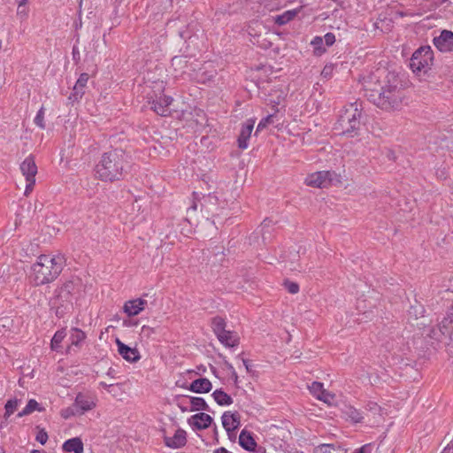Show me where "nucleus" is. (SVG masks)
Masks as SVG:
<instances>
[{"label": "nucleus", "instance_id": "52", "mask_svg": "<svg viewBox=\"0 0 453 453\" xmlns=\"http://www.w3.org/2000/svg\"><path fill=\"white\" fill-rule=\"evenodd\" d=\"M188 401H184L183 397L180 399V401L178 403V406L180 408L182 411H189L187 406H185L186 403H188Z\"/></svg>", "mask_w": 453, "mask_h": 453}, {"label": "nucleus", "instance_id": "25", "mask_svg": "<svg viewBox=\"0 0 453 453\" xmlns=\"http://www.w3.org/2000/svg\"><path fill=\"white\" fill-rule=\"evenodd\" d=\"M211 396L215 402L220 406H228L233 403L232 397L227 395L223 389H216Z\"/></svg>", "mask_w": 453, "mask_h": 453}, {"label": "nucleus", "instance_id": "3", "mask_svg": "<svg viewBox=\"0 0 453 453\" xmlns=\"http://www.w3.org/2000/svg\"><path fill=\"white\" fill-rule=\"evenodd\" d=\"M65 258L63 255H41L31 267L29 276L35 286H42L54 281L63 271Z\"/></svg>", "mask_w": 453, "mask_h": 453}, {"label": "nucleus", "instance_id": "22", "mask_svg": "<svg viewBox=\"0 0 453 453\" xmlns=\"http://www.w3.org/2000/svg\"><path fill=\"white\" fill-rule=\"evenodd\" d=\"M239 444L248 451H253L257 447V442L251 433L245 429L242 430L239 435Z\"/></svg>", "mask_w": 453, "mask_h": 453}, {"label": "nucleus", "instance_id": "34", "mask_svg": "<svg viewBox=\"0 0 453 453\" xmlns=\"http://www.w3.org/2000/svg\"><path fill=\"white\" fill-rule=\"evenodd\" d=\"M80 283V280L77 279V280H66L65 282H64L60 288L67 292L69 295H71L73 296L74 291H75V288L76 287L79 285Z\"/></svg>", "mask_w": 453, "mask_h": 453}, {"label": "nucleus", "instance_id": "56", "mask_svg": "<svg viewBox=\"0 0 453 453\" xmlns=\"http://www.w3.org/2000/svg\"><path fill=\"white\" fill-rule=\"evenodd\" d=\"M100 386H101V387H103V388H106L108 391H110V388H111V387H113V385H112V384H107V383H105V382H104V381H101V382H100Z\"/></svg>", "mask_w": 453, "mask_h": 453}, {"label": "nucleus", "instance_id": "19", "mask_svg": "<svg viewBox=\"0 0 453 453\" xmlns=\"http://www.w3.org/2000/svg\"><path fill=\"white\" fill-rule=\"evenodd\" d=\"M147 301L142 298L127 301L124 304L123 310L129 317L135 316L144 310Z\"/></svg>", "mask_w": 453, "mask_h": 453}, {"label": "nucleus", "instance_id": "14", "mask_svg": "<svg viewBox=\"0 0 453 453\" xmlns=\"http://www.w3.org/2000/svg\"><path fill=\"white\" fill-rule=\"evenodd\" d=\"M119 354L127 361L134 363L140 359L139 351L135 348H131L123 343L119 339H116Z\"/></svg>", "mask_w": 453, "mask_h": 453}, {"label": "nucleus", "instance_id": "15", "mask_svg": "<svg viewBox=\"0 0 453 453\" xmlns=\"http://www.w3.org/2000/svg\"><path fill=\"white\" fill-rule=\"evenodd\" d=\"M212 422V418L204 412H200L188 418V424L194 430H203L208 428Z\"/></svg>", "mask_w": 453, "mask_h": 453}, {"label": "nucleus", "instance_id": "57", "mask_svg": "<svg viewBox=\"0 0 453 453\" xmlns=\"http://www.w3.org/2000/svg\"><path fill=\"white\" fill-rule=\"evenodd\" d=\"M27 1V0H19V1L18 12H19V9H20L22 6H25V5H26Z\"/></svg>", "mask_w": 453, "mask_h": 453}, {"label": "nucleus", "instance_id": "5", "mask_svg": "<svg viewBox=\"0 0 453 453\" xmlns=\"http://www.w3.org/2000/svg\"><path fill=\"white\" fill-rule=\"evenodd\" d=\"M433 61V50L429 46H422L414 51L410 60V67L414 73H426Z\"/></svg>", "mask_w": 453, "mask_h": 453}, {"label": "nucleus", "instance_id": "13", "mask_svg": "<svg viewBox=\"0 0 453 453\" xmlns=\"http://www.w3.org/2000/svg\"><path fill=\"white\" fill-rule=\"evenodd\" d=\"M172 102L173 98L169 96H159L151 102V109L160 116H168L171 112L169 106Z\"/></svg>", "mask_w": 453, "mask_h": 453}, {"label": "nucleus", "instance_id": "41", "mask_svg": "<svg viewBox=\"0 0 453 453\" xmlns=\"http://www.w3.org/2000/svg\"><path fill=\"white\" fill-rule=\"evenodd\" d=\"M273 114H270L266 116L265 118L262 119L260 122L257 125V132L262 130L263 128L266 127L269 124L273 123Z\"/></svg>", "mask_w": 453, "mask_h": 453}, {"label": "nucleus", "instance_id": "12", "mask_svg": "<svg viewBox=\"0 0 453 453\" xmlns=\"http://www.w3.org/2000/svg\"><path fill=\"white\" fill-rule=\"evenodd\" d=\"M165 445L171 449H180L187 443V433L181 428L175 431L173 436L164 435Z\"/></svg>", "mask_w": 453, "mask_h": 453}, {"label": "nucleus", "instance_id": "21", "mask_svg": "<svg viewBox=\"0 0 453 453\" xmlns=\"http://www.w3.org/2000/svg\"><path fill=\"white\" fill-rule=\"evenodd\" d=\"M211 382L207 378H200L193 380L188 389L194 393L203 394L211 390Z\"/></svg>", "mask_w": 453, "mask_h": 453}, {"label": "nucleus", "instance_id": "20", "mask_svg": "<svg viewBox=\"0 0 453 453\" xmlns=\"http://www.w3.org/2000/svg\"><path fill=\"white\" fill-rule=\"evenodd\" d=\"M217 338L221 344L227 348L236 347L240 343V337L238 334L232 330H224L223 334L217 335Z\"/></svg>", "mask_w": 453, "mask_h": 453}, {"label": "nucleus", "instance_id": "26", "mask_svg": "<svg viewBox=\"0 0 453 453\" xmlns=\"http://www.w3.org/2000/svg\"><path fill=\"white\" fill-rule=\"evenodd\" d=\"M314 453H347V451L339 445L321 444L315 449Z\"/></svg>", "mask_w": 453, "mask_h": 453}, {"label": "nucleus", "instance_id": "45", "mask_svg": "<svg viewBox=\"0 0 453 453\" xmlns=\"http://www.w3.org/2000/svg\"><path fill=\"white\" fill-rule=\"evenodd\" d=\"M48 438V434L44 430H40L35 437L36 441L42 445L47 442Z\"/></svg>", "mask_w": 453, "mask_h": 453}, {"label": "nucleus", "instance_id": "61", "mask_svg": "<svg viewBox=\"0 0 453 453\" xmlns=\"http://www.w3.org/2000/svg\"><path fill=\"white\" fill-rule=\"evenodd\" d=\"M124 325H126V326H131V321H128V322H127V321H124Z\"/></svg>", "mask_w": 453, "mask_h": 453}, {"label": "nucleus", "instance_id": "50", "mask_svg": "<svg viewBox=\"0 0 453 453\" xmlns=\"http://www.w3.org/2000/svg\"><path fill=\"white\" fill-rule=\"evenodd\" d=\"M332 73H333V66L331 65H326L322 72H321V75L324 77V78H329L331 77L332 75Z\"/></svg>", "mask_w": 453, "mask_h": 453}, {"label": "nucleus", "instance_id": "47", "mask_svg": "<svg viewBox=\"0 0 453 453\" xmlns=\"http://www.w3.org/2000/svg\"><path fill=\"white\" fill-rule=\"evenodd\" d=\"M154 333H155L154 328H152V327H150V326H143L142 327L141 335H142V337H147V338H149V337H150V335H151L152 334H154Z\"/></svg>", "mask_w": 453, "mask_h": 453}, {"label": "nucleus", "instance_id": "9", "mask_svg": "<svg viewBox=\"0 0 453 453\" xmlns=\"http://www.w3.org/2000/svg\"><path fill=\"white\" fill-rule=\"evenodd\" d=\"M434 46L441 52H449L453 50V32L441 31V35L434 38Z\"/></svg>", "mask_w": 453, "mask_h": 453}, {"label": "nucleus", "instance_id": "32", "mask_svg": "<svg viewBox=\"0 0 453 453\" xmlns=\"http://www.w3.org/2000/svg\"><path fill=\"white\" fill-rule=\"evenodd\" d=\"M296 13H297L296 10H292V11H287L280 15H277L274 18L275 23L278 25H280V26L285 25L288 22H289L290 20H292L294 19V17L296 15Z\"/></svg>", "mask_w": 453, "mask_h": 453}, {"label": "nucleus", "instance_id": "37", "mask_svg": "<svg viewBox=\"0 0 453 453\" xmlns=\"http://www.w3.org/2000/svg\"><path fill=\"white\" fill-rule=\"evenodd\" d=\"M35 124L42 129L45 128L44 123V108L41 107V109L37 111V114L34 119Z\"/></svg>", "mask_w": 453, "mask_h": 453}, {"label": "nucleus", "instance_id": "27", "mask_svg": "<svg viewBox=\"0 0 453 453\" xmlns=\"http://www.w3.org/2000/svg\"><path fill=\"white\" fill-rule=\"evenodd\" d=\"M44 409L40 406V404L35 400L30 399L26 407L18 413L17 417L21 418L27 415L31 414L35 411H42Z\"/></svg>", "mask_w": 453, "mask_h": 453}, {"label": "nucleus", "instance_id": "30", "mask_svg": "<svg viewBox=\"0 0 453 453\" xmlns=\"http://www.w3.org/2000/svg\"><path fill=\"white\" fill-rule=\"evenodd\" d=\"M226 323L225 319L217 316L211 319V328L216 336L219 334H223V331L226 330Z\"/></svg>", "mask_w": 453, "mask_h": 453}, {"label": "nucleus", "instance_id": "38", "mask_svg": "<svg viewBox=\"0 0 453 453\" xmlns=\"http://www.w3.org/2000/svg\"><path fill=\"white\" fill-rule=\"evenodd\" d=\"M283 286L290 294H296L299 292V285L296 282L291 281L289 280H285L283 282Z\"/></svg>", "mask_w": 453, "mask_h": 453}, {"label": "nucleus", "instance_id": "55", "mask_svg": "<svg viewBox=\"0 0 453 453\" xmlns=\"http://www.w3.org/2000/svg\"><path fill=\"white\" fill-rule=\"evenodd\" d=\"M231 376H232L234 383L237 384L238 383V375H237V372H235V370L232 371Z\"/></svg>", "mask_w": 453, "mask_h": 453}, {"label": "nucleus", "instance_id": "31", "mask_svg": "<svg viewBox=\"0 0 453 453\" xmlns=\"http://www.w3.org/2000/svg\"><path fill=\"white\" fill-rule=\"evenodd\" d=\"M345 415L347 418L350 419L354 423H360L364 419L362 412L352 406L347 407L345 410Z\"/></svg>", "mask_w": 453, "mask_h": 453}, {"label": "nucleus", "instance_id": "33", "mask_svg": "<svg viewBox=\"0 0 453 453\" xmlns=\"http://www.w3.org/2000/svg\"><path fill=\"white\" fill-rule=\"evenodd\" d=\"M20 403V400L17 398L10 399L7 401V403L4 405V418L5 420H7L12 414L14 413V411L17 410L19 403Z\"/></svg>", "mask_w": 453, "mask_h": 453}, {"label": "nucleus", "instance_id": "63", "mask_svg": "<svg viewBox=\"0 0 453 453\" xmlns=\"http://www.w3.org/2000/svg\"><path fill=\"white\" fill-rule=\"evenodd\" d=\"M137 323H134V321H131V326L132 325H136Z\"/></svg>", "mask_w": 453, "mask_h": 453}, {"label": "nucleus", "instance_id": "4", "mask_svg": "<svg viewBox=\"0 0 453 453\" xmlns=\"http://www.w3.org/2000/svg\"><path fill=\"white\" fill-rule=\"evenodd\" d=\"M362 111V102L356 101L348 104L344 107L334 128L349 137L357 135L361 127Z\"/></svg>", "mask_w": 453, "mask_h": 453}, {"label": "nucleus", "instance_id": "51", "mask_svg": "<svg viewBox=\"0 0 453 453\" xmlns=\"http://www.w3.org/2000/svg\"><path fill=\"white\" fill-rule=\"evenodd\" d=\"M242 360L243 365L245 366V369H246L247 372L251 373L252 372V368H251V365L250 364V360L245 359V358H242Z\"/></svg>", "mask_w": 453, "mask_h": 453}, {"label": "nucleus", "instance_id": "6", "mask_svg": "<svg viewBox=\"0 0 453 453\" xmlns=\"http://www.w3.org/2000/svg\"><path fill=\"white\" fill-rule=\"evenodd\" d=\"M341 182V176L334 171H319L308 175L305 184L313 188H327L328 186Z\"/></svg>", "mask_w": 453, "mask_h": 453}, {"label": "nucleus", "instance_id": "17", "mask_svg": "<svg viewBox=\"0 0 453 453\" xmlns=\"http://www.w3.org/2000/svg\"><path fill=\"white\" fill-rule=\"evenodd\" d=\"M255 121L253 119H248L245 123L242 124L240 134L237 139L238 147L241 150H245L248 148V141L251 135Z\"/></svg>", "mask_w": 453, "mask_h": 453}, {"label": "nucleus", "instance_id": "43", "mask_svg": "<svg viewBox=\"0 0 453 453\" xmlns=\"http://www.w3.org/2000/svg\"><path fill=\"white\" fill-rule=\"evenodd\" d=\"M61 415L64 418H68L72 416L80 415L78 410L75 408L74 403L73 406L64 409L61 412Z\"/></svg>", "mask_w": 453, "mask_h": 453}, {"label": "nucleus", "instance_id": "58", "mask_svg": "<svg viewBox=\"0 0 453 453\" xmlns=\"http://www.w3.org/2000/svg\"><path fill=\"white\" fill-rule=\"evenodd\" d=\"M226 366L229 370L230 372H232V371L234 370V366L230 363L226 362Z\"/></svg>", "mask_w": 453, "mask_h": 453}, {"label": "nucleus", "instance_id": "39", "mask_svg": "<svg viewBox=\"0 0 453 453\" xmlns=\"http://www.w3.org/2000/svg\"><path fill=\"white\" fill-rule=\"evenodd\" d=\"M453 323V318H444L439 325V331L441 334H449V326Z\"/></svg>", "mask_w": 453, "mask_h": 453}, {"label": "nucleus", "instance_id": "10", "mask_svg": "<svg viewBox=\"0 0 453 453\" xmlns=\"http://www.w3.org/2000/svg\"><path fill=\"white\" fill-rule=\"evenodd\" d=\"M74 405L79 414L82 415L96 406V397L79 393L75 397Z\"/></svg>", "mask_w": 453, "mask_h": 453}, {"label": "nucleus", "instance_id": "8", "mask_svg": "<svg viewBox=\"0 0 453 453\" xmlns=\"http://www.w3.org/2000/svg\"><path fill=\"white\" fill-rule=\"evenodd\" d=\"M20 171L26 178L27 186L25 195L32 191L35 183L37 166L33 155H29L20 165Z\"/></svg>", "mask_w": 453, "mask_h": 453}, {"label": "nucleus", "instance_id": "44", "mask_svg": "<svg viewBox=\"0 0 453 453\" xmlns=\"http://www.w3.org/2000/svg\"><path fill=\"white\" fill-rule=\"evenodd\" d=\"M334 395L330 394L329 392H326L324 389L320 395H318L317 399L330 404L332 403V401L334 400Z\"/></svg>", "mask_w": 453, "mask_h": 453}, {"label": "nucleus", "instance_id": "59", "mask_svg": "<svg viewBox=\"0 0 453 453\" xmlns=\"http://www.w3.org/2000/svg\"><path fill=\"white\" fill-rule=\"evenodd\" d=\"M270 222H271V221H270V220H268L267 219H265V220H264V222L262 223V228H264V227H265V226H269V223H270Z\"/></svg>", "mask_w": 453, "mask_h": 453}, {"label": "nucleus", "instance_id": "1", "mask_svg": "<svg viewBox=\"0 0 453 453\" xmlns=\"http://www.w3.org/2000/svg\"><path fill=\"white\" fill-rule=\"evenodd\" d=\"M362 85L367 100L381 111L391 112L402 109L404 88L395 73L378 69L364 76Z\"/></svg>", "mask_w": 453, "mask_h": 453}, {"label": "nucleus", "instance_id": "24", "mask_svg": "<svg viewBox=\"0 0 453 453\" xmlns=\"http://www.w3.org/2000/svg\"><path fill=\"white\" fill-rule=\"evenodd\" d=\"M184 401H188V403L191 404V407L189 409L190 411H210V407L206 403L205 400L202 397H196V396H183Z\"/></svg>", "mask_w": 453, "mask_h": 453}, {"label": "nucleus", "instance_id": "53", "mask_svg": "<svg viewBox=\"0 0 453 453\" xmlns=\"http://www.w3.org/2000/svg\"><path fill=\"white\" fill-rule=\"evenodd\" d=\"M442 453H453V442H451V443L448 444V445L444 448V449H443Z\"/></svg>", "mask_w": 453, "mask_h": 453}, {"label": "nucleus", "instance_id": "48", "mask_svg": "<svg viewBox=\"0 0 453 453\" xmlns=\"http://www.w3.org/2000/svg\"><path fill=\"white\" fill-rule=\"evenodd\" d=\"M324 40L326 46H332L335 42V35L333 33H326Z\"/></svg>", "mask_w": 453, "mask_h": 453}, {"label": "nucleus", "instance_id": "49", "mask_svg": "<svg viewBox=\"0 0 453 453\" xmlns=\"http://www.w3.org/2000/svg\"><path fill=\"white\" fill-rule=\"evenodd\" d=\"M442 334L440 333L439 331V327L438 328H432L430 330V333L428 334V336L432 339H434V340H437V341H440L441 340V336Z\"/></svg>", "mask_w": 453, "mask_h": 453}, {"label": "nucleus", "instance_id": "16", "mask_svg": "<svg viewBox=\"0 0 453 453\" xmlns=\"http://www.w3.org/2000/svg\"><path fill=\"white\" fill-rule=\"evenodd\" d=\"M222 425L226 431L228 436H231V433L235 431L240 426V417L238 413H232L230 411H225L221 417Z\"/></svg>", "mask_w": 453, "mask_h": 453}, {"label": "nucleus", "instance_id": "62", "mask_svg": "<svg viewBox=\"0 0 453 453\" xmlns=\"http://www.w3.org/2000/svg\"><path fill=\"white\" fill-rule=\"evenodd\" d=\"M0 453H4V449L3 447L0 446Z\"/></svg>", "mask_w": 453, "mask_h": 453}, {"label": "nucleus", "instance_id": "18", "mask_svg": "<svg viewBox=\"0 0 453 453\" xmlns=\"http://www.w3.org/2000/svg\"><path fill=\"white\" fill-rule=\"evenodd\" d=\"M88 81V74L83 73L78 78L75 85L73 88V92L69 96V100L74 102L79 101L85 93V88Z\"/></svg>", "mask_w": 453, "mask_h": 453}, {"label": "nucleus", "instance_id": "54", "mask_svg": "<svg viewBox=\"0 0 453 453\" xmlns=\"http://www.w3.org/2000/svg\"><path fill=\"white\" fill-rule=\"evenodd\" d=\"M213 453H230L227 449H226L224 447H220L216 449Z\"/></svg>", "mask_w": 453, "mask_h": 453}, {"label": "nucleus", "instance_id": "36", "mask_svg": "<svg viewBox=\"0 0 453 453\" xmlns=\"http://www.w3.org/2000/svg\"><path fill=\"white\" fill-rule=\"evenodd\" d=\"M73 331V333L72 334V344L77 346L85 339L86 335L84 332L78 328H74Z\"/></svg>", "mask_w": 453, "mask_h": 453}, {"label": "nucleus", "instance_id": "7", "mask_svg": "<svg viewBox=\"0 0 453 453\" xmlns=\"http://www.w3.org/2000/svg\"><path fill=\"white\" fill-rule=\"evenodd\" d=\"M73 296L64 291L60 287L55 290L54 296L50 301V309L55 311L58 318L64 315L73 307Z\"/></svg>", "mask_w": 453, "mask_h": 453}, {"label": "nucleus", "instance_id": "28", "mask_svg": "<svg viewBox=\"0 0 453 453\" xmlns=\"http://www.w3.org/2000/svg\"><path fill=\"white\" fill-rule=\"evenodd\" d=\"M65 337V330H58L55 333L51 339L50 348L52 350L59 352L61 351V342Z\"/></svg>", "mask_w": 453, "mask_h": 453}, {"label": "nucleus", "instance_id": "35", "mask_svg": "<svg viewBox=\"0 0 453 453\" xmlns=\"http://www.w3.org/2000/svg\"><path fill=\"white\" fill-rule=\"evenodd\" d=\"M311 45L314 48V52L317 55H321L326 51V49L323 47V39L320 36H315L311 41Z\"/></svg>", "mask_w": 453, "mask_h": 453}, {"label": "nucleus", "instance_id": "29", "mask_svg": "<svg viewBox=\"0 0 453 453\" xmlns=\"http://www.w3.org/2000/svg\"><path fill=\"white\" fill-rule=\"evenodd\" d=\"M172 66L175 71H180L181 73H186L184 70L188 68V59L187 57L183 56H175L172 58Z\"/></svg>", "mask_w": 453, "mask_h": 453}, {"label": "nucleus", "instance_id": "40", "mask_svg": "<svg viewBox=\"0 0 453 453\" xmlns=\"http://www.w3.org/2000/svg\"><path fill=\"white\" fill-rule=\"evenodd\" d=\"M311 393L318 398V395L322 393L323 384L318 381H313L311 385L309 387Z\"/></svg>", "mask_w": 453, "mask_h": 453}, {"label": "nucleus", "instance_id": "23", "mask_svg": "<svg viewBox=\"0 0 453 453\" xmlns=\"http://www.w3.org/2000/svg\"><path fill=\"white\" fill-rule=\"evenodd\" d=\"M65 452L82 453L84 447L83 442L79 437H74L65 441L62 446Z\"/></svg>", "mask_w": 453, "mask_h": 453}, {"label": "nucleus", "instance_id": "42", "mask_svg": "<svg viewBox=\"0 0 453 453\" xmlns=\"http://www.w3.org/2000/svg\"><path fill=\"white\" fill-rule=\"evenodd\" d=\"M365 410L373 415H380L381 412L380 406L374 402H369L365 406Z\"/></svg>", "mask_w": 453, "mask_h": 453}, {"label": "nucleus", "instance_id": "11", "mask_svg": "<svg viewBox=\"0 0 453 453\" xmlns=\"http://www.w3.org/2000/svg\"><path fill=\"white\" fill-rule=\"evenodd\" d=\"M216 75L217 70L215 68L211 67L209 69L206 65H203L197 70H194L191 77L197 83L207 84L212 81Z\"/></svg>", "mask_w": 453, "mask_h": 453}, {"label": "nucleus", "instance_id": "2", "mask_svg": "<svg viewBox=\"0 0 453 453\" xmlns=\"http://www.w3.org/2000/svg\"><path fill=\"white\" fill-rule=\"evenodd\" d=\"M126 152L115 149L103 153L95 166V176L104 182L123 180L128 173L130 165Z\"/></svg>", "mask_w": 453, "mask_h": 453}, {"label": "nucleus", "instance_id": "46", "mask_svg": "<svg viewBox=\"0 0 453 453\" xmlns=\"http://www.w3.org/2000/svg\"><path fill=\"white\" fill-rule=\"evenodd\" d=\"M372 444L367 443L354 450L353 453H372Z\"/></svg>", "mask_w": 453, "mask_h": 453}, {"label": "nucleus", "instance_id": "60", "mask_svg": "<svg viewBox=\"0 0 453 453\" xmlns=\"http://www.w3.org/2000/svg\"><path fill=\"white\" fill-rule=\"evenodd\" d=\"M31 453H46L44 450L32 449Z\"/></svg>", "mask_w": 453, "mask_h": 453}]
</instances>
